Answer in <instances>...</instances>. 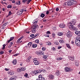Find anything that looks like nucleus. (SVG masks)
Returning a JSON list of instances; mask_svg holds the SVG:
<instances>
[{
	"label": "nucleus",
	"mask_w": 80,
	"mask_h": 80,
	"mask_svg": "<svg viewBox=\"0 0 80 80\" xmlns=\"http://www.w3.org/2000/svg\"><path fill=\"white\" fill-rule=\"evenodd\" d=\"M69 28L71 30H74V31H76L78 30V28L73 26V25H75V24L76 23V20H73L70 22H69Z\"/></svg>",
	"instance_id": "1"
},
{
	"label": "nucleus",
	"mask_w": 80,
	"mask_h": 80,
	"mask_svg": "<svg viewBox=\"0 0 80 80\" xmlns=\"http://www.w3.org/2000/svg\"><path fill=\"white\" fill-rule=\"evenodd\" d=\"M38 25H34L32 26V33H34L36 32V30H38Z\"/></svg>",
	"instance_id": "2"
},
{
	"label": "nucleus",
	"mask_w": 80,
	"mask_h": 80,
	"mask_svg": "<svg viewBox=\"0 0 80 80\" xmlns=\"http://www.w3.org/2000/svg\"><path fill=\"white\" fill-rule=\"evenodd\" d=\"M75 43L76 45L78 47H80V37H77L76 38L75 40Z\"/></svg>",
	"instance_id": "3"
},
{
	"label": "nucleus",
	"mask_w": 80,
	"mask_h": 80,
	"mask_svg": "<svg viewBox=\"0 0 80 80\" xmlns=\"http://www.w3.org/2000/svg\"><path fill=\"white\" fill-rule=\"evenodd\" d=\"M77 2L73 0H69V2H68V6H70L73 4H76Z\"/></svg>",
	"instance_id": "4"
},
{
	"label": "nucleus",
	"mask_w": 80,
	"mask_h": 80,
	"mask_svg": "<svg viewBox=\"0 0 80 80\" xmlns=\"http://www.w3.org/2000/svg\"><path fill=\"white\" fill-rule=\"evenodd\" d=\"M33 62L36 65H39V62L37 61V58H35L33 59Z\"/></svg>",
	"instance_id": "5"
},
{
	"label": "nucleus",
	"mask_w": 80,
	"mask_h": 80,
	"mask_svg": "<svg viewBox=\"0 0 80 80\" xmlns=\"http://www.w3.org/2000/svg\"><path fill=\"white\" fill-rule=\"evenodd\" d=\"M32 0H22V3H26L27 4H29Z\"/></svg>",
	"instance_id": "6"
},
{
	"label": "nucleus",
	"mask_w": 80,
	"mask_h": 80,
	"mask_svg": "<svg viewBox=\"0 0 80 80\" xmlns=\"http://www.w3.org/2000/svg\"><path fill=\"white\" fill-rule=\"evenodd\" d=\"M67 36L68 37H71L72 36V32H68L67 33Z\"/></svg>",
	"instance_id": "7"
},
{
	"label": "nucleus",
	"mask_w": 80,
	"mask_h": 80,
	"mask_svg": "<svg viewBox=\"0 0 80 80\" xmlns=\"http://www.w3.org/2000/svg\"><path fill=\"white\" fill-rule=\"evenodd\" d=\"M38 78L40 80H45L44 78L42 77V75H40L38 76Z\"/></svg>",
	"instance_id": "8"
},
{
	"label": "nucleus",
	"mask_w": 80,
	"mask_h": 80,
	"mask_svg": "<svg viewBox=\"0 0 80 80\" xmlns=\"http://www.w3.org/2000/svg\"><path fill=\"white\" fill-rule=\"evenodd\" d=\"M26 70V68L25 67H23L22 68H18L17 70Z\"/></svg>",
	"instance_id": "9"
},
{
	"label": "nucleus",
	"mask_w": 80,
	"mask_h": 80,
	"mask_svg": "<svg viewBox=\"0 0 80 80\" xmlns=\"http://www.w3.org/2000/svg\"><path fill=\"white\" fill-rule=\"evenodd\" d=\"M59 26L60 28H65V25L63 23L59 25Z\"/></svg>",
	"instance_id": "10"
},
{
	"label": "nucleus",
	"mask_w": 80,
	"mask_h": 80,
	"mask_svg": "<svg viewBox=\"0 0 80 80\" xmlns=\"http://www.w3.org/2000/svg\"><path fill=\"white\" fill-rule=\"evenodd\" d=\"M54 77V76L52 75V74H50L49 75V78L50 79H53Z\"/></svg>",
	"instance_id": "11"
},
{
	"label": "nucleus",
	"mask_w": 80,
	"mask_h": 80,
	"mask_svg": "<svg viewBox=\"0 0 80 80\" xmlns=\"http://www.w3.org/2000/svg\"><path fill=\"white\" fill-rule=\"evenodd\" d=\"M17 78V77L16 76H13L10 78L9 80H15Z\"/></svg>",
	"instance_id": "12"
},
{
	"label": "nucleus",
	"mask_w": 80,
	"mask_h": 80,
	"mask_svg": "<svg viewBox=\"0 0 80 80\" xmlns=\"http://www.w3.org/2000/svg\"><path fill=\"white\" fill-rule=\"evenodd\" d=\"M38 55H44V52L43 51H40L37 52Z\"/></svg>",
	"instance_id": "13"
},
{
	"label": "nucleus",
	"mask_w": 80,
	"mask_h": 80,
	"mask_svg": "<svg viewBox=\"0 0 80 80\" xmlns=\"http://www.w3.org/2000/svg\"><path fill=\"white\" fill-rule=\"evenodd\" d=\"M8 74H9L10 75H13L14 74V72L13 71L11 70L8 72Z\"/></svg>",
	"instance_id": "14"
},
{
	"label": "nucleus",
	"mask_w": 80,
	"mask_h": 80,
	"mask_svg": "<svg viewBox=\"0 0 80 80\" xmlns=\"http://www.w3.org/2000/svg\"><path fill=\"white\" fill-rule=\"evenodd\" d=\"M14 37H12L10 38V39L8 41V42L10 43V42H11V41H12V40H13V39H14Z\"/></svg>",
	"instance_id": "15"
},
{
	"label": "nucleus",
	"mask_w": 80,
	"mask_h": 80,
	"mask_svg": "<svg viewBox=\"0 0 80 80\" xmlns=\"http://www.w3.org/2000/svg\"><path fill=\"white\" fill-rule=\"evenodd\" d=\"M75 33L78 36H80V32L79 31H76L75 32Z\"/></svg>",
	"instance_id": "16"
},
{
	"label": "nucleus",
	"mask_w": 80,
	"mask_h": 80,
	"mask_svg": "<svg viewBox=\"0 0 80 80\" xmlns=\"http://www.w3.org/2000/svg\"><path fill=\"white\" fill-rule=\"evenodd\" d=\"M55 74L57 75V76H59L60 74V72H59V70H58L56 71Z\"/></svg>",
	"instance_id": "17"
},
{
	"label": "nucleus",
	"mask_w": 80,
	"mask_h": 80,
	"mask_svg": "<svg viewBox=\"0 0 80 80\" xmlns=\"http://www.w3.org/2000/svg\"><path fill=\"white\" fill-rule=\"evenodd\" d=\"M32 58V56H30L29 58H28L27 59L26 61L27 62H29L30 61V58Z\"/></svg>",
	"instance_id": "18"
},
{
	"label": "nucleus",
	"mask_w": 80,
	"mask_h": 80,
	"mask_svg": "<svg viewBox=\"0 0 80 80\" xmlns=\"http://www.w3.org/2000/svg\"><path fill=\"white\" fill-rule=\"evenodd\" d=\"M13 43L12 42H11L9 43V45L8 46V48H11V47L13 45Z\"/></svg>",
	"instance_id": "19"
},
{
	"label": "nucleus",
	"mask_w": 80,
	"mask_h": 80,
	"mask_svg": "<svg viewBox=\"0 0 80 80\" xmlns=\"http://www.w3.org/2000/svg\"><path fill=\"white\" fill-rule=\"evenodd\" d=\"M28 31H26V33H28V34H29L30 33V32H32V30L30 29H29L28 30H27Z\"/></svg>",
	"instance_id": "20"
},
{
	"label": "nucleus",
	"mask_w": 80,
	"mask_h": 80,
	"mask_svg": "<svg viewBox=\"0 0 80 80\" xmlns=\"http://www.w3.org/2000/svg\"><path fill=\"white\" fill-rule=\"evenodd\" d=\"M65 70H70V67H66L65 68Z\"/></svg>",
	"instance_id": "21"
},
{
	"label": "nucleus",
	"mask_w": 80,
	"mask_h": 80,
	"mask_svg": "<svg viewBox=\"0 0 80 80\" xmlns=\"http://www.w3.org/2000/svg\"><path fill=\"white\" fill-rule=\"evenodd\" d=\"M32 42H29L28 44V46L29 48H30V47H31V45H32Z\"/></svg>",
	"instance_id": "22"
},
{
	"label": "nucleus",
	"mask_w": 80,
	"mask_h": 80,
	"mask_svg": "<svg viewBox=\"0 0 80 80\" xmlns=\"http://www.w3.org/2000/svg\"><path fill=\"white\" fill-rule=\"evenodd\" d=\"M12 63L13 65H16L17 64V60L15 59L12 61Z\"/></svg>",
	"instance_id": "23"
},
{
	"label": "nucleus",
	"mask_w": 80,
	"mask_h": 80,
	"mask_svg": "<svg viewBox=\"0 0 80 80\" xmlns=\"http://www.w3.org/2000/svg\"><path fill=\"white\" fill-rule=\"evenodd\" d=\"M63 33L58 32V36H62V35H63Z\"/></svg>",
	"instance_id": "24"
},
{
	"label": "nucleus",
	"mask_w": 80,
	"mask_h": 80,
	"mask_svg": "<svg viewBox=\"0 0 80 80\" xmlns=\"http://www.w3.org/2000/svg\"><path fill=\"white\" fill-rule=\"evenodd\" d=\"M16 3L17 5H20L21 4L20 1H17L16 2Z\"/></svg>",
	"instance_id": "25"
},
{
	"label": "nucleus",
	"mask_w": 80,
	"mask_h": 80,
	"mask_svg": "<svg viewBox=\"0 0 80 80\" xmlns=\"http://www.w3.org/2000/svg\"><path fill=\"white\" fill-rule=\"evenodd\" d=\"M32 47L33 48H36V47H37V45L35 44H34L32 45Z\"/></svg>",
	"instance_id": "26"
},
{
	"label": "nucleus",
	"mask_w": 80,
	"mask_h": 80,
	"mask_svg": "<svg viewBox=\"0 0 80 80\" xmlns=\"http://www.w3.org/2000/svg\"><path fill=\"white\" fill-rule=\"evenodd\" d=\"M37 22H38V19H37L34 20L33 22V23H37Z\"/></svg>",
	"instance_id": "27"
},
{
	"label": "nucleus",
	"mask_w": 80,
	"mask_h": 80,
	"mask_svg": "<svg viewBox=\"0 0 80 80\" xmlns=\"http://www.w3.org/2000/svg\"><path fill=\"white\" fill-rule=\"evenodd\" d=\"M79 64H78V62H75V65L76 66V67H78V66L79 65Z\"/></svg>",
	"instance_id": "28"
},
{
	"label": "nucleus",
	"mask_w": 80,
	"mask_h": 80,
	"mask_svg": "<svg viewBox=\"0 0 80 80\" xmlns=\"http://www.w3.org/2000/svg\"><path fill=\"white\" fill-rule=\"evenodd\" d=\"M69 59L71 60H75V58H74V57H70L69 58Z\"/></svg>",
	"instance_id": "29"
},
{
	"label": "nucleus",
	"mask_w": 80,
	"mask_h": 80,
	"mask_svg": "<svg viewBox=\"0 0 80 80\" xmlns=\"http://www.w3.org/2000/svg\"><path fill=\"white\" fill-rule=\"evenodd\" d=\"M46 44L48 45H51L52 43L50 42H46Z\"/></svg>",
	"instance_id": "30"
},
{
	"label": "nucleus",
	"mask_w": 80,
	"mask_h": 80,
	"mask_svg": "<svg viewBox=\"0 0 80 80\" xmlns=\"http://www.w3.org/2000/svg\"><path fill=\"white\" fill-rule=\"evenodd\" d=\"M38 34H36L34 37H32V38H31V39H32V38H35V37H37V36H38Z\"/></svg>",
	"instance_id": "31"
},
{
	"label": "nucleus",
	"mask_w": 80,
	"mask_h": 80,
	"mask_svg": "<svg viewBox=\"0 0 80 80\" xmlns=\"http://www.w3.org/2000/svg\"><path fill=\"white\" fill-rule=\"evenodd\" d=\"M7 44L6 45H5V44H4V45H3V47L2 48V49H5V46H6V45H7Z\"/></svg>",
	"instance_id": "32"
},
{
	"label": "nucleus",
	"mask_w": 80,
	"mask_h": 80,
	"mask_svg": "<svg viewBox=\"0 0 80 80\" xmlns=\"http://www.w3.org/2000/svg\"><path fill=\"white\" fill-rule=\"evenodd\" d=\"M28 74L27 73H25V74L24 75V76L25 77H26V78H28Z\"/></svg>",
	"instance_id": "33"
},
{
	"label": "nucleus",
	"mask_w": 80,
	"mask_h": 80,
	"mask_svg": "<svg viewBox=\"0 0 80 80\" xmlns=\"http://www.w3.org/2000/svg\"><path fill=\"white\" fill-rule=\"evenodd\" d=\"M66 45L68 48H71V47L70 46V44H66Z\"/></svg>",
	"instance_id": "34"
},
{
	"label": "nucleus",
	"mask_w": 80,
	"mask_h": 80,
	"mask_svg": "<svg viewBox=\"0 0 80 80\" xmlns=\"http://www.w3.org/2000/svg\"><path fill=\"white\" fill-rule=\"evenodd\" d=\"M45 14L42 13H41V17H42V18H43V17H45Z\"/></svg>",
	"instance_id": "35"
},
{
	"label": "nucleus",
	"mask_w": 80,
	"mask_h": 80,
	"mask_svg": "<svg viewBox=\"0 0 80 80\" xmlns=\"http://www.w3.org/2000/svg\"><path fill=\"white\" fill-rule=\"evenodd\" d=\"M7 7L8 8H12V5H8Z\"/></svg>",
	"instance_id": "36"
},
{
	"label": "nucleus",
	"mask_w": 80,
	"mask_h": 80,
	"mask_svg": "<svg viewBox=\"0 0 80 80\" xmlns=\"http://www.w3.org/2000/svg\"><path fill=\"white\" fill-rule=\"evenodd\" d=\"M37 71V70H35L33 72V73H34V74H36L37 73H38V72Z\"/></svg>",
	"instance_id": "37"
},
{
	"label": "nucleus",
	"mask_w": 80,
	"mask_h": 80,
	"mask_svg": "<svg viewBox=\"0 0 80 80\" xmlns=\"http://www.w3.org/2000/svg\"><path fill=\"white\" fill-rule=\"evenodd\" d=\"M43 58H44L45 59V58H47V57H48V56H47V55H44L43 56Z\"/></svg>",
	"instance_id": "38"
},
{
	"label": "nucleus",
	"mask_w": 80,
	"mask_h": 80,
	"mask_svg": "<svg viewBox=\"0 0 80 80\" xmlns=\"http://www.w3.org/2000/svg\"><path fill=\"white\" fill-rule=\"evenodd\" d=\"M57 60H62V58H57Z\"/></svg>",
	"instance_id": "39"
},
{
	"label": "nucleus",
	"mask_w": 80,
	"mask_h": 80,
	"mask_svg": "<svg viewBox=\"0 0 80 80\" xmlns=\"http://www.w3.org/2000/svg\"><path fill=\"white\" fill-rule=\"evenodd\" d=\"M59 42L61 43H64V41L63 40H59Z\"/></svg>",
	"instance_id": "40"
},
{
	"label": "nucleus",
	"mask_w": 80,
	"mask_h": 80,
	"mask_svg": "<svg viewBox=\"0 0 80 80\" xmlns=\"http://www.w3.org/2000/svg\"><path fill=\"white\" fill-rule=\"evenodd\" d=\"M35 42L37 43H39V40L38 39H37L35 40Z\"/></svg>",
	"instance_id": "41"
},
{
	"label": "nucleus",
	"mask_w": 80,
	"mask_h": 80,
	"mask_svg": "<svg viewBox=\"0 0 80 80\" xmlns=\"http://www.w3.org/2000/svg\"><path fill=\"white\" fill-rule=\"evenodd\" d=\"M52 37H53V38H55V34L54 33H52Z\"/></svg>",
	"instance_id": "42"
},
{
	"label": "nucleus",
	"mask_w": 80,
	"mask_h": 80,
	"mask_svg": "<svg viewBox=\"0 0 80 80\" xmlns=\"http://www.w3.org/2000/svg\"><path fill=\"white\" fill-rule=\"evenodd\" d=\"M68 4V2H65L63 4V6H67V5Z\"/></svg>",
	"instance_id": "43"
},
{
	"label": "nucleus",
	"mask_w": 80,
	"mask_h": 80,
	"mask_svg": "<svg viewBox=\"0 0 80 80\" xmlns=\"http://www.w3.org/2000/svg\"><path fill=\"white\" fill-rule=\"evenodd\" d=\"M7 25H8V23H6L3 25V27H5Z\"/></svg>",
	"instance_id": "44"
},
{
	"label": "nucleus",
	"mask_w": 80,
	"mask_h": 80,
	"mask_svg": "<svg viewBox=\"0 0 80 80\" xmlns=\"http://www.w3.org/2000/svg\"><path fill=\"white\" fill-rule=\"evenodd\" d=\"M47 34H51L50 31H48L46 32Z\"/></svg>",
	"instance_id": "45"
},
{
	"label": "nucleus",
	"mask_w": 80,
	"mask_h": 80,
	"mask_svg": "<svg viewBox=\"0 0 80 80\" xmlns=\"http://www.w3.org/2000/svg\"><path fill=\"white\" fill-rule=\"evenodd\" d=\"M59 43L58 41H56L54 42V44H55V45H58Z\"/></svg>",
	"instance_id": "46"
},
{
	"label": "nucleus",
	"mask_w": 80,
	"mask_h": 80,
	"mask_svg": "<svg viewBox=\"0 0 80 80\" xmlns=\"http://www.w3.org/2000/svg\"><path fill=\"white\" fill-rule=\"evenodd\" d=\"M23 38V36H22L19 39V40H22V38Z\"/></svg>",
	"instance_id": "47"
},
{
	"label": "nucleus",
	"mask_w": 80,
	"mask_h": 80,
	"mask_svg": "<svg viewBox=\"0 0 80 80\" xmlns=\"http://www.w3.org/2000/svg\"><path fill=\"white\" fill-rule=\"evenodd\" d=\"M38 71H37L38 72V73H41V72H42V71H42V70H38Z\"/></svg>",
	"instance_id": "48"
},
{
	"label": "nucleus",
	"mask_w": 80,
	"mask_h": 80,
	"mask_svg": "<svg viewBox=\"0 0 80 80\" xmlns=\"http://www.w3.org/2000/svg\"><path fill=\"white\" fill-rule=\"evenodd\" d=\"M20 12H21L20 13L22 14V13H23V10L21 9L19 11Z\"/></svg>",
	"instance_id": "49"
},
{
	"label": "nucleus",
	"mask_w": 80,
	"mask_h": 80,
	"mask_svg": "<svg viewBox=\"0 0 80 80\" xmlns=\"http://www.w3.org/2000/svg\"><path fill=\"white\" fill-rule=\"evenodd\" d=\"M34 36H35V35L33 34H31L30 35V37H34Z\"/></svg>",
	"instance_id": "50"
},
{
	"label": "nucleus",
	"mask_w": 80,
	"mask_h": 80,
	"mask_svg": "<svg viewBox=\"0 0 80 80\" xmlns=\"http://www.w3.org/2000/svg\"><path fill=\"white\" fill-rule=\"evenodd\" d=\"M42 50H43V51H45V50H46V48H42Z\"/></svg>",
	"instance_id": "51"
},
{
	"label": "nucleus",
	"mask_w": 80,
	"mask_h": 80,
	"mask_svg": "<svg viewBox=\"0 0 80 80\" xmlns=\"http://www.w3.org/2000/svg\"><path fill=\"white\" fill-rule=\"evenodd\" d=\"M44 36H45V37H49V35L45 34Z\"/></svg>",
	"instance_id": "52"
},
{
	"label": "nucleus",
	"mask_w": 80,
	"mask_h": 80,
	"mask_svg": "<svg viewBox=\"0 0 80 80\" xmlns=\"http://www.w3.org/2000/svg\"><path fill=\"white\" fill-rule=\"evenodd\" d=\"M12 15V12H11V11H9V15Z\"/></svg>",
	"instance_id": "53"
},
{
	"label": "nucleus",
	"mask_w": 80,
	"mask_h": 80,
	"mask_svg": "<svg viewBox=\"0 0 80 80\" xmlns=\"http://www.w3.org/2000/svg\"><path fill=\"white\" fill-rule=\"evenodd\" d=\"M52 50H54V51H55L56 50V49H55V48L53 47L52 48Z\"/></svg>",
	"instance_id": "54"
},
{
	"label": "nucleus",
	"mask_w": 80,
	"mask_h": 80,
	"mask_svg": "<svg viewBox=\"0 0 80 80\" xmlns=\"http://www.w3.org/2000/svg\"><path fill=\"white\" fill-rule=\"evenodd\" d=\"M3 53H4V52L3 51H1L0 52V54H3Z\"/></svg>",
	"instance_id": "55"
},
{
	"label": "nucleus",
	"mask_w": 80,
	"mask_h": 80,
	"mask_svg": "<svg viewBox=\"0 0 80 80\" xmlns=\"http://www.w3.org/2000/svg\"><path fill=\"white\" fill-rule=\"evenodd\" d=\"M56 11H57V12H58V11L59 10V9H58V8H56Z\"/></svg>",
	"instance_id": "56"
},
{
	"label": "nucleus",
	"mask_w": 80,
	"mask_h": 80,
	"mask_svg": "<svg viewBox=\"0 0 80 80\" xmlns=\"http://www.w3.org/2000/svg\"><path fill=\"white\" fill-rule=\"evenodd\" d=\"M47 70H44L43 71V72L45 73H47Z\"/></svg>",
	"instance_id": "57"
},
{
	"label": "nucleus",
	"mask_w": 80,
	"mask_h": 80,
	"mask_svg": "<svg viewBox=\"0 0 80 80\" xmlns=\"http://www.w3.org/2000/svg\"><path fill=\"white\" fill-rule=\"evenodd\" d=\"M46 14L47 15H48V14H49V11H47Z\"/></svg>",
	"instance_id": "58"
},
{
	"label": "nucleus",
	"mask_w": 80,
	"mask_h": 80,
	"mask_svg": "<svg viewBox=\"0 0 80 80\" xmlns=\"http://www.w3.org/2000/svg\"><path fill=\"white\" fill-rule=\"evenodd\" d=\"M62 48V46H59L58 48V49H60Z\"/></svg>",
	"instance_id": "59"
},
{
	"label": "nucleus",
	"mask_w": 80,
	"mask_h": 80,
	"mask_svg": "<svg viewBox=\"0 0 80 80\" xmlns=\"http://www.w3.org/2000/svg\"><path fill=\"white\" fill-rule=\"evenodd\" d=\"M39 44H40V45L41 46H42L43 45V43H42V42L40 43Z\"/></svg>",
	"instance_id": "60"
},
{
	"label": "nucleus",
	"mask_w": 80,
	"mask_h": 80,
	"mask_svg": "<svg viewBox=\"0 0 80 80\" xmlns=\"http://www.w3.org/2000/svg\"><path fill=\"white\" fill-rule=\"evenodd\" d=\"M18 55V54H16L14 55L13 56H17V55Z\"/></svg>",
	"instance_id": "61"
},
{
	"label": "nucleus",
	"mask_w": 80,
	"mask_h": 80,
	"mask_svg": "<svg viewBox=\"0 0 80 80\" xmlns=\"http://www.w3.org/2000/svg\"><path fill=\"white\" fill-rule=\"evenodd\" d=\"M12 50H9L8 51V52H9V53H11V52H12Z\"/></svg>",
	"instance_id": "62"
},
{
	"label": "nucleus",
	"mask_w": 80,
	"mask_h": 80,
	"mask_svg": "<svg viewBox=\"0 0 80 80\" xmlns=\"http://www.w3.org/2000/svg\"><path fill=\"white\" fill-rule=\"evenodd\" d=\"M47 22V20H46V19H44L43 20V22Z\"/></svg>",
	"instance_id": "63"
},
{
	"label": "nucleus",
	"mask_w": 80,
	"mask_h": 80,
	"mask_svg": "<svg viewBox=\"0 0 80 80\" xmlns=\"http://www.w3.org/2000/svg\"><path fill=\"white\" fill-rule=\"evenodd\" d=\"M5 70H9V69H8V68H5Z\"/></svg>",
	"instance_id": "64"
}]
</instances>
